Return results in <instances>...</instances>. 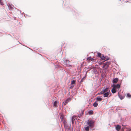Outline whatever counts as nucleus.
Wrapping results in <instances>:
<instances>
[{
    "label": "nucleus",
    "mask_w": 131,
    "mask_h": 131,
    "mask_svg": "<svg viewBox=\"0 0 131 131\" xmlns=\"http://www.w3.org/2000/svg\"><path fill=\"white\" fill-rule=\"evenodd\" d=\"M63 122L64 124V126L66 131H70L71 129L70 127V126H68L67 124L66 123V122L65 121H63Z\"/></svg>",
    "instance_id": "nucleus-1"
},
{
    "label": "nucleus",
    "mask_w": 131,
    "mask_h": 131,
    "mask_svg": "<svg viewBox=\"0 0 131 131\" xmlns=\"http://www.w3.org/2000/svg\"><path fill=\"white\" fill-rule=\"evenodd\" d=\"M94 124V122L93 120H89L87 122V124L90 128L93 127Z\"/></svg>",
    "instance_id": "nucleus-2"
},
{
    "label": "nucleus",
    "mask_w": 131,
    "mask_h": 131,
    "mask_svg": "<svg viewBox=\"0 0 131 131\" xmlns=\"http://www.w3.org/2000/svg\"><path fill=\"white\" fill-rule=\"evenodd\" d=\"M109 64V63L107 62L103 64V68L104 70H106L107 69Z\"/></svg>",
    "instance_id": "nucleus-3"
},
{
    "label": "nucleus",
    "mask_w": 131,
    "mask_h": 131,
    "mask_svg": "<svg viewBox=\"0 0 131 131\" xmlns=\"http://www.w3.org/2000/svg\"><path fill=\"white\" fill-rule=\"evenodd\" d=\"M53 104L54 107H57L58 106V102L57 101H54L53 102Z\"/></svg>",
    "instance_id": "nucleus-4"
},
{
    "label": "nucleus",
    "mask_w": 131,
    "mask_h": 131,
    "mask_svg": "<svg viewBox=\"0 0 131 131\" xmlns=\"http://www.w3.org/2000/svg\"><path fill=\"white\" fill-rule=\"evenodd\" d=\"M108 91H110L108 90V88H106L105 89L103 90L100 93V94H103L104 93H106Z\"/></svg>",
    "instance_id": "nucleus-5"
},
{
    "label": "nucleus",
    "mask_w": 131,
    "mask_h": 131,
    "mask_svg": "<svg viewBox=\"0 0 131 131\" xmlns=\"http://www.w3.org/2000/svg\"><path fill=\"white\" fill-rule=\"evenodd\" d=\"M71 99L70 98L68 99L65 102H63V105H66L69 102L71 101Z\"/></svg>",
    "instance_id": "nucleus-6"
},
{
    "label": "nucleus",
    "mask_w": 131,
    "mask_h": 131,
    "mask_svg": "<svg viewBox=\"0 0 131 131\" xmlns=\"http://www.w3.org/2000/svg\"><path fill=\"white\" fill-rule=\"evenodd\" d=\"M113 87L116 89H119L120 87V85L119 84H117L116 85L113 84Z\"/></svg>",
    "instance_id": "nucleus-7"
},
{
    "label": "nucleus",
    "mask_w": 131,
    "mask_h": 131,
    "mask_svg": "<svg viewBox=\"0 0 131 131\" xmlns=\"http://www.w3.org/2000/svg\"><path fill=\"white\" fill-rule=\"evenodd\" d=\"M110 93V91H108V92L104 93L103 94L104 97H108Z\"/></svg>",
    "instance_id": "nucleus-8"
},
{
    "label": "nucleus",
    "mask_w": 131,
    "mask_h": 131,
    "mask_svg": "<svg viewBox=\"0 0 131 131\" xmlns=\"http://www.w3.org/2000/svg\"><path fill=\"white\" fill-rule=\"evenodd\" d=\"M116 129L117 131H120L121 127L119 125H117L116 127Z\"/></svg>",
    "instance_id": "nucleus-9"
},
{
    "label": "nucleus",
    "mask_w": 131,
    "mask_h": 131,
    "mask_svg": "<svg viewBox=\"0 0 131 131\" xmlns=\"http://www.w3.org/2000/svg\"><path fill=\"white\" fill-rule=\"evenodd\" d=\"M124 128V130L126 131H131V129L130 128H126L124 126L122 128V129H123Z\"/></svg>",
    "instance_id": "nucleus-10"
},
{
    "label": "nucleus",
    "mask_w": 131,
    "mask_h": 131,
    "mask_svg": "<svg viewBox=\"0 0 131 131\" xmlns=\"http://www.w3.org/2000/svg\"><path fill=\"white\" fill-rule=\"evenodd\" d=\"M118 96L119 98L121 100L123 99L124 97L123 96V94H120L119 93H118Z\"/></svg>",
    "instance_id": "nucleus-11"
},
{
    "label": "nucleus",
    "mask_w": 131,
    "mask_h": 131,
    "mask_svg": "<svg viewBox=\"0 0 131 131\" xmlns=\"http://www.w3.org/2000/svg\"><path fill=\"white\" fill-rule=\"evenodd\" d=\"M118 79L117 78H115L113 80V83H117L118 81Z\"/></svg>",
    "instance_id": "nucleus-12"
},
{
    "label": "nucleus",
    "mask_w": 131,
    "mask_h": 131,
    "mask_svg": "<svg viewBox=\"0 0 131 131\" xmlns=\"http://www.w3.org/2000/svg\"><path fill=\"white\" fill-rule=\"evenodd\" d=\"M116 89H115V88L113 87V88L111 90L112 92L113 93H114L116 92Z\"/></svg>",
    "instance_id": "nucleus-13"
},
{
    "label": "nucleus",
    "mask_w": 131,
    "mask_h": 131,
    "mask_svg": "<svg viewBox=\"0 0 131 131\" xmlns=\"http://www.w3.org/2000/svg\"><path fill=\"white\" fill-rule=\"evenodd\" d=\"M69 61L68 60H66L65 61H64V64H65L66 66H67L68 64L69 63Z\"/></svg>",
    "instance_id": "nucleus-14"
},
{
    "label": "nucleus",
    "mask_w": 131,
    "mask_h": 131,
    "mask_svg": "<svg viewBox=\"0 0 131 131\" xmlns=\"http://www.w3.org/2000/svg\"><path fill=\"white\" fill-rule=\"evenodd\" d=\"M96 100L99 101H101L102 100V99L101 98L99 97H96Z\"/></svg>",
    "instance_id": "nucleus-15"
},
{
    "label": "nucleus",
    "mask_w": 131,
    "mask_h": 131,
    "mask_svg": "<svg viewBox=\"0 0 131 131\" xmlns=\"http://www.w3.org/2000/svg\"><path fill=\"white\" fill-rule=\"evenodd\" d=\"M90 128V127L89 126H87L85 127V130L86 131H88Z\"/></svg>",
    "instance_id": "nucleus-16"
},
{
    "label": "nucleus",
    "mask_w": 131,
    "mask_h": 131,
    "mask_svg": "<svg viewBox=\"0 0 131 131\" xmlns=\"http://www.w3.org/2000/svg\"><path fill=\"white\" fill-rule=\"evenodd\" d=\"M60 117L62 121V120L63 119V115L62 114H60Z\"/></svg>",
    "instance_id": "nucleus-17"
},
{
    "label": "nucleus",
    "mask_w": 131,
    "mask_h": 131,
    "mask_svg": "<svg viewBox=\"0 0 131 131\" xmlns=\"http://www.w3.org/2000/svg\"><path fill=\"white\" fill-rule=\"evenodd\" d=\"M98 105V104L96 102H94L93 104V105L94 107H96Z\"/></svg>",
    "instance_id": "nucleus-18"
},
{
    "label": "nucleus",
    "mask_w": 131,
    "mask_h": 131,
    "mask_svg": "<svg viewBox=\"0 0 131 131\" xmlns=\"http://www.w3.org/2000/svg\"><path fill=\"white\" fill-rule=\"evenodd\" d=\"M89 113L90 115L92 114L93 113V111L91 110L89 111Z\"/></svg>",
    "instance_id": "nucleus-19"
},
{
    "label": "nucleus",
    "mask_w": 131,
    "mask_h": 131,
    "mask_svg": "<svg viewBox=\"0 0 131 131\" xmlns=\"http://www.w3.org/2000/svg\"><path fill=\"white\" fill-rule=\"evenodd\" d=\"M100 58L103 60H104L105 59H104V56H102L101 57H100Z\"/></svg>",
    "instance_id": "nucleus-20"
},
{
    "label": "nucleus",
    "mask_w": 131,
    "mask_h": 131,
    "mask_svg": "<svg viewBox=\"0 0 131 131\" xmlns=\"http://www.w3.org/2000/svg\"><path fill=\"white\" fill-rule=\"evenodd\" d=\"M8 5L10 10L12 9V7L10 6V4H9Z\"/></svg>",
    "instance_id": "nucleus-21"
},
{
    "label": "nucleus",
    "mask_w": 131,
    "mask_h": 131,
    "mask_svg": "<svg viewBox=\"0 0 131 131\" xmlns=\"http://www.w3.org/2000/svg\"><path fill=\"white\" fill-rule=\"evenodd\" d=\"M104 59H105V60H109V58L107 56H104Z\"/></svg>",
    "instance_id": "nucleus-22"
},
{
    "label": "nucleus",
    "mask_w": 131,
    "mask_h": 131,
    "mask_svg": "<svg viewBox=\"0 0 131 131\" xmlns=\"http://www.w3.org/2000/svg\"><path fill=\"white\" fill-rule=\"evenodd\" d=\"M75 82V81L74 80H72L71 82V84H74Z\"/></svg>",
    "instance_id": "nucleus-23"
},
{
    "label": "nucleus",
    "mask_w": 131,
    "mask_h": 131,
    "mask_svg": "<svg viewBox=\"0 0 131 131\" xmlns=\"http://www.w3.org/2000/svg\"><path fill=\"white\" fill-rule=\"evenodd\" d=\"M93 58H92V59H91L90 58V57H88V58H87V60H93Z\"/></svg>",
    "instance_id": "nucleus-24"
},
{
    "label": "nucleus",
    "mask_w": 131,
    "mask_h": 131,
    "mask_svg": "<svg viewBox=\"0 0 131 131\" xmlns=\"http://www.w3.org/2000/svg\"><path fill=\"white\" fill-rule=\"evenodd\" d=\"M97 55L98 56L100 57H100H101L102 56H101V53H97Z\"/></svg>",
    "instance_id": "nucleus-25"
},
{
    "label": "nucleus",
    "mask_w": 131,
    "mask_h": 131,
    "mask_svg": "<svg viewBox=\"0 0 131 131\" xmlns=\"http://www.w3.org/2000/svg\"><path fill=\"white\" fill-rule=\"evenodd\" d=\"M127 96L129 97L130 98L131 97V95L129 93L127 94Z\"/></svg>",
    "instance_id": "nucleus-26"
},
{
    "label": "nucleus",
    "mask_w": 131,
    "mask_h": 131,
    "mask_svg": "<svg viewBox=\"0 0 131 131\" xmlns=\"http://www.w3.org/2000/svg\"><path fill=\"white\" fill-rule=\"evenodd\" d=\"M0 4L2 5H3L4 4L2 1H0Z\"/></svg>",
    "instance_id": "nucleus-27"
},
{
    "label": "nucleus",
    "mask_w": 131,
    "mask_h": 131,
    "mask_svg": "<svg viewBox=\"0 0 131 131\" xmlns=\"http://www.w3.org/2000/svg\"><path fill=\"white\" fill-rule=\"evenodd\" d=\"M83 78H82V79L81 80V82H83Z\"/></svg>",
    "instance_id": "nucleus-28"
},
{
    "label": "nucleus",
    "mask_w": 131,
    "mask_h": 131,
    "mask_svg": "<svg viewBox=\"0 0 131 131\" xmlns=\"http://www.w3.org/2000/svg\"><path fill=\"white\" fill-rule=\"evenodd\" d=\"M2 1V0H0V1Z\"/></svg>",
    "instance_id": "nucleus-29"
}]
</instances>
